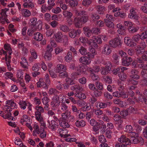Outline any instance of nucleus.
<instances>
[{"label":"nucleus","mask_w":147,"mask_h":147,"mask_svg":"<svg viewBox=\"0 0 147 147\" xmlns=\"http://www.w3.org/2000/svg\"><path fill=\"white\" fill-rule=\"evenodd\" d=\"M112 104V103L110 102H107L106 103L98 102L97 103V107L98 106L100 109L106 108L107 106H110Z\"/></svg>","instance_id":"nucleus-24"},{"label":"nucleus","mask_w":147,"mask_h":147,"mask_svg":"<svg viewBox=\"0 0 147 147\" xmlns=\"http://www.w3.org/2000/svg\"><path fill=\"white\" fill-rule=\"evenodd\" d=\"M95 85L96 87L99 90H102L103 88V84L102 83L97 81L95 83Z\"/></svg>","instance_id":"nucleus-61"},{"label":"nucleus","mask_w":147,"mask_h":147,"mask_svg":"<svg viewBox=\"0 0 147 147\" xmlns=\"http://www.w3.org/2000/svg\"><path fill=\"white\" fill-rule=\"evenodd\" d=\"M112 52L111 46L109 45H105L102 49V53L106 55H108L110 54Z\"/></svg>","instance_id":"nucleus-8"},{"label":"nucleus","mask_w":147,"mask_h":147,"mask_svg":"<svg viewBox=\"0 0 147 147\" xmlns=\"http://www.w3.org/2000/svg\"><path fill=\"white\" fill-rule=\"evenodd\" d=\"M133 129L132 126L131 125H127L125 128V131L131 134L133 132H132Z\"/></svg>","instance_id":"nucleus-60"},{"label":"nucleus","mask_w":147,"mask_h":147,"mask_svg":"<svg viewBox=\"0 0 147 147\" xmlns=\"http://www.w3.org/2000/svg\"><path fill=\"white\" fill-rule=\"evenodd\" d=\"M109 45L111 47L116 48L121 44V39L118 38H115L113 40H110L109 42Z\"/></svg>","instance_id":"nucleus-7"},{"label":"nucleus","mask_w":147,"mask_h":147,"mask_svg":"<svg viewBox=\"0 0 147 147\" xmlns=\"http://www.w3.org/2000/svg\"><path fill=\"white\" fill-rule=\"evenodd\" d=\"M30 52L31 55L32 56L34 59H36L37 58V55L36 52L35 50L32 49H30Z\"/></svg>","instance_id":"nucleus-54"},{"label":"nucleus","mask_w":147,"mask_h":147,"mask_svg":"<svg viewBox=\"0 0 147 147\" xmlns=\"http://www.w3.org/2000/svg\"><path fill=\"white\" fill-rule=\"evenodd\" d=\"M136 50L137 54H142L145 52L144 51V48L143 47H141L139 45L137 46Z\"/></svg>","instance_id":"nucleus-45"},{"label":"nucleus","mask_w":147,"mask_h":147,"mask_svg":"<svg viewBox=\"0 0 147 147\" xmlns=\"http://www.w3.org/2000/svg\"><path fill=\"white\" fill-rule=\"evenodd\" d=\"M30 120V118L26 115H24L20 120L21 124L24 125Z\"/></svg>","instance_id":"nucleus-37"},{"label":"nucleus","mask_w":147,"mask_h":147,"mask_svg":"<svg viewBox=\"0 0 147 147\" xmlns=\"http://www.w3.org/2000/svg\"><path fill=\"white\" fill-rule=\"evenodd\" d=\"M81 32V30L79 29L77 30L72 29L70 30L69 33V36L72 38H74L77 35H79Z\"/></svg>","instance_id":"nucleus-10"},{"label":"nucleus","mask_w":147,"mask_h":147,"mask_svg":"<svg viewBox=\"0 0 147 147\" xmlns=\"http://www.w3.org/2000/svg\"><path fill=\"white\" fill-rule=\"evenodd\" d=\"M65 2L67 4L68 3L71 7H75L78 4V2L74 0H65Z\"/></svg>","instance_id":"nucleus-29"},{"label":"nucleus","mask_w":147,"mask_h":147,"mask_svg":"<svg viewBox=\"0 0 147 147\" xmlns=\"http://www.w3.org/2000/svg\"><path fill=\"white\" fill-rule=\"evenodd\" d=\"M87 68L85 66H80L79 69H78L77 71L80 73V75L82 73L85 74H87Z\"/></svg>","instance_id":"nucleus-34"},{"label":"nucleus","mask_w":147,"mask_h":147,"mask_svg":"<svg viewBox=\"0 0 147 147\" xmlns=\"http://www.w3.org/2000/svg\"><path fill=\"white\" fill-rule=\"evenodd\" d=\"M84 33L86 36L90 37L91 36L92 33V30H90L88 27H85L83 28Z\"/></svg>","instance_id":"nucleus-32"},{"label":"nucleus","mask_w":147,"mask_h":147,"mask_svg":"<svg viewBox=\"0 0 147 147\" xmlns=\"http://www.w3.org/2000/svg\"><path fill=\"white\" fill-rule=\"evenodd\" d=\"M59 28L61 30L64 32H67L69 30V27L65 24L61 25Z\"/></svg>","instance_id":"nucleus-41"},{"label":"nucleus","mask_w":147,"mask_h":147,"mask_svg":"<svg viewBox=\"0 0 147 147\" xmlns=\"http://www.w3.org/2000/svg\"><path fill=\"white\" fill-rule=\"evenodd\" d=\"M128 17L132 19L138 20L139 17L137 13V11L136 9L132 8L130 10V13L128 15Z\"/></svg>","instance_id":"nucleus-9"},{"label":"nucleus","mask_w":147,"mask_h":147,"mask_svg":"<svg viewBox=\"0 0 147 147\" xmlns=\"http://www.w3.org/2000/svg\"><path fill=\"white\" fill-rule=\"evenodd\" d=\"M34 39L37 41H40L43 38L42 35L39 32L35 33L34 34Z\"/></svg>","instance_id":"nucleus-33"},{"label":"nucleus","mask_w":147,"mask_h":147,"mask_svg":"<svg viewBox=\"0 0 147 147\" xmlns=\"http://www.w3.org/2000/svg\"><path fill=\"white\" fill-rule=\"evenodd\" d=\"M124 42L127 46L131 47L136 46L137 44L131 40L130 37H125L124 38Z\"/></svg>","instance_id":"nucleus-11"},{"label":"nucleus","mask_w":147,"mask_h":147,"mask_svg":"<svg viewBox=\"0 0 147 147\" xmlns=\"http://www.w3.org/2000/svg\"><path fill=\"white\" fill-rule=\"evenodd\" d=\"M3 77L6 79H11L12 80H13V78H12L13 76V74L9 72H7L3 74Z\"/></svg>","instance_id":"nucleus-36"},{"label":"nucleus","mask_w":147,"mask_h":147,"mask_svg":"<svg viewBox=\"0 0 147 147\" xmlns=\"http://www.w3.org/2000/svg\"><path fill=\"white\" fill-rule=\"evenodd\" d=\"M87 43L90 46V49H97L98 48V46L97 43L95 42L94 39H92L88 40Z\"/></svg>","instance_id":"nucleus-16"},{"label":"nucleus","mask_w":147,"mask_h":147,"mask_svg":"<svg viewBox=\"0 0 147 147\" xmlns=\"http://www.w3.org/2000/svg\"><path fill=\"white\" fill-rule=\"evenodd\" d=\"M49 125L48 127L52 130H55L56 129L57 126V123L54 120H52L51 121H48Z\"/></svg>","instance_id":"nucleus-21"},{"label":"nucleus","mask_w":147,"mask_h":147,"mask_svg":"<svg viewBox=\"0 0 147 147\" xmlns=\"http://www.w3.org/2000/svg\"><path fill=\"white\" fill-rule=\"evenodd\" d=\"M37 27L31 26L27 31V34L30 36H32L35 31L36 30Z\"/></svg>","instance_id":"nucleus-30"},{"label":"nucleus","mask_w":147,"mask_h":147,"mask_svg":"<svg viewBox=\"0 0 147 147\" xmlns=\"http://www.w3.org/2000/svg\"><path fill=\"white\" fill-rule=\"evenodd\" d=\"M20 107L23 110L26 109L28 106V109L29 111H31L32 109V105L30 102H27L25 101H20L18 103Z\"/></svg>","instance_id":"nucleus-6"},{"label":"nucleus","mask_w":147,"mask_h":147,"mask_svg":"<svg viewBox=\"0 0 147 147\" xmlns=\"http://www.w3.org/2000/svg\"><path fill=\"white\" fill-rule=\"evenodd\" d=\"M92 38L93 39H94V41L96 40V41L97 43L98 44H101L102 43V41L101 39V38L100 36V37H96L95 36H93Z\"/></svg>","instance_id":"nucleus-57"},{"label":"nucleus","mask_w":147,"mask_h":147,"mask_svg":"<svg viewBox=\"0 0 147 147\" xmlns=\"http://www.w3.org/2000/svg\"><path fill=\"white\" fill-rule=\"evenodd\" d=\"M6 114L4 115V118L5 119H8L9 120H13L14 118L11 116V113L9 112H7Z\"/></svg>","instance_id":"nucleus-59"},{"label":"nucleus","mask_w":147,"mask_h":147,"mask_svg":"<svg viewBox=\"0 0 147 147\" xmlns=\"http://www.w3.org/2000/svg\"><path fill=\"white\" fill-rule=\"evenodd\" d=\"M104 21L106 26L107 27L110 28H114V25L112 22L108 20L107 19H104Z\"/></svg>","instance_id":"nucleus-28"},{"label":"nucleus","mask_w":147,"mask_h":147,"mask_svg":"<svg viewBox=\"0 0 147 147\" xmlns=\"http://www.w3.org/2000/svg\"><path fill=\"white\" fill-rule=\"evenodd\" d=\"M53 38L57 42L63 43L65 45L68 44V36L66 35H63L62 33L58 31L53 36Z\"/></svg>","instance_id":"nucleus-1"},{"label":"nucleus","mask_w":147,"mask_h":147,"mask_svg":"<svg viewBox=\"0 0 147 147\" xmlns=\"http://www.w3.org/2000/svg\"><path fill=\"white\" fill-rule=\"evenodd\" d=\"M37 19L36 18H31L30 20L32 26L36 27L37 21Z\"/></svg>","instance_id":"nucleus-50"},{"label":"nucleus","mask_w":147,"mask_h":147,"mask_svg":"<svg viewBox=\"0 0 147 147\" xmlns=\"http://www.w3.org/2000/svg\"><path fill=\"white\" fill-rule=\"evenodd\" d=\"M63 15L65 17L71 18L73 16L72 13L68 11H65L63 12Z\"/></svg>","instance_id":"nucleus-43"},{"label":"nucleus","mask_w":147,"mask_h":147,"mask_svg":"<svg viewBox=\"0 0 147 147\" xmlns=\"http://www.w3.org/2000/svg\"><path fill=\"white\" fill-rule=\"evenodd\" d=\"M40 65V64L38 63H36L34 64L32 67V70L34 71H38L39 69V66Z\"/></svg>","instance_id":"nucleus-58"},{"label":"nucleus","mask_w":147,"mask_h":147,"mask_svg":"<svg viewBox=\"0 0 147 147\" xmlns=\"http://www.w3.org/2000/svg\"><path fill=\"white\" fill-rule=\"evenodd\" d=\"M92 34L95 35H98L100 33V29L97 28H92Z\"/></svg>","instance_id":"nucleus-56"},{"label":"nucleus","mask_w":147,"mask_h":147,"mask_svg":"<svg viewBox=\"0 0 147 147\" xmlns=\"http://www.w3.org/2000/svg\"><path fill=\"white\" fill-rule=\"evenodd\" d=\"M22 61L20 62L21 66L25 70L28 69V64L26 59L24 57L21 58Z\"/></svg>","instance_id":"nucleus-19"},{"label":"nucleus","mask_w":147,"mask_h":147,"mask_svg":"<svg viewBox=\"0 0 147 147\" xmlns=\"http://www.w3.org/2000/svg\"><path fill=\"white\" fill-rule=\"evenodd\" d=\"M141 21L142 24H147V15L144 14L141 16Z\"/></svg>","instance_id":"nucleus-47"},{"label":"nucleus","mask_w":147,"mask_h":147,"mask_svg":"<svg viewBox=\"0 0 147 147\" xmlns=\"http://www.w3.org/2000/svg\"><path fill=\"white\" fill-rule=\"evenodd\" d=\"M9 10V8H5L4 9H2L1 10L0 14L2 16V17L6 18L7 16L6 13L7 11H8Z\"/></svg>","instance_id":"nucleus-53"},{"label":"nucleus","mask_w":147,"mask_h":147,"mask_svg":"<svg viewBox=\"0 0 147 147\" xmlns=\"http://www.w3.org/2000/svg\"><path fill=\"white\" fill-rule=\"evenodd\" d=\"M113 119L116 121H119V122L120 123H122L123 122V121L121 119V116L119 115H115L114 116Z\"/></svg>","instance_id":"nucleus-51"},{"label":"nucleus","mask_w":147,"mask_h":147,"mask_svg":"<svg viewBox=\"0 0 147 147\" xmlns=\"http://www.w3.org/2000/svg\"><path fill=\"white\" fill-rule=\"evenodd\" d=\"M118 141L121 143H125L126 145H130L131 144L130 140L127 138L124 135H122L120 138L118 139Z\"/></svg>","instance_id":"nucleus-15"},{"label":"nucleus","mask_w":147,"mask_h":147,"mask_svg":"<svg viewBox=\"0 0 147 147\" xmlns=\"http://www.w3.org/2000/svg\"><path fill=\"white\" fill-rule=\"evenodd\" d=\"M76 126L78 127H84L86 125L85 121L84 120L77 121L75 123Z\"/></svg>","instance_id":"nucleus-39"},{"label":"nucleus","mask_w":147,"mask_h":147,"mask_svg":"<svg viewBox=\"0 0 147 147\" xmlns=\"http://www.w3.org/2000/svg\"><path fill=\"white\" fill-rule=\"evenodd\" d=\"M59 125L63 128H68L69 127V125L66 121L62 119L59 122Z\"/></svg>","instance_id":"nucleus-38"},{"label":"nucleus","mask_w":147,"mask_h":147,"mask_svg":"<svg viewBox=\"0 0 147 147\" xmlns=\"http://www.w3.org/2000/svg\"><path fill=\"white\" fill-rule=\"evenodd\" d=\"M35 109L37 111L36 112H38L41 113L44 112V110L43 108L41 106L37 105L35 107Z\"/></svg>","instance_id":"nucleus-62"},{"label":"nucleus","mask_w":147,"mask_h":147,"mask_svg":"<svg viewBox=\"0 0 147 147\" xmlns=\"http://www.w3.org/2000/svg\"><path fill=\"white\" fill-rule=\"evenodd\" d=\"M140 35L138 34L133 36L132 38V40L136 43L140 40Z\"/></svg>","instance_id":"nucleus-46"},{"label":"nucleus","mask_w":147,"mask_h":147,"mask_svg":"<svg viewBox=\"0 0 147 147\" xmlns=\"http://www.w3.org/2000/svg\"><path fill=\"white\" fill-rule=\"evenodd\" d=\"M41 114V113H40L38 112H36L35 113L36 119L38 121H41L42 120H43Z\"/></svg>","instance_id":"nucleus-55"},{"label":"nucleus","mask_w":147,"mask_h":147,"mask_svg":"<svg viewBox=\"0 0 147 147\" xmlns=\"http://www.w3.org/2000/svg\"><path fill=\"white\" fill-rule=\"evenodd\" d=\"M79 52L82 55H85L87 54L86 49L82 46L79 49Z\"/></svg>","instance_id":"nucleus-63"},{"label":"nucleus","mask_w":147,"mask_h":147,"mask_svg":"<svg viewBox=\"0 0 147 147\" xmlns=\"http://www.w3.org/2000/svg\"><path fill=\"white\" fill-rule=\"evenodd\" d=\"M57 132L59 134L61 137L66 138L70 136V134H67L68 131L67 129L65 128L59 129Z\"/></svg>","instance_id":"nucleus-12"},{"label":"nucleus","mask_w":147,"mask_h":147,"mask_svg":"<svg viewBox=\"0 0 147 147\" xmlns=\"http://www.w3.org/2000/svg\"><path fill=\"white\" fill-rule=\"evenodd\" d=\"M52 54L51 53L46 52L44 55V58L46 60H50L52 58Z\"/></svg>","instance_id":"nucleus-52"},{"label":"nucleus","mask_w":147,"mask_h":147,"mask_svg":"<svg viewBox=\"0 0 147 147\" xmlns=\"http://www.w3.org/2000/svg\"><path fill=\"white\" fill-rule=\"evenodd\" d=\"M74 12L76 15L77 16H82L81 17H80V19L82 23L84 24L88 21L89 16L87 12L83 10L79 11L76 9L74 10Z\"/></svg>","instance_id":"nucleus-2"},{"label":"nucleus","mask_w":147,"mask_h":147,"mask_svg":"<svg viewBox=\"0 0 147 147\" xmlns=\"http://www.w3.org/2000/svg\"><path fill=\"white\" fill-rule=\"evenodd\" d=\"M74 24L75 27L76 28L81 27L82 24V21L79 17H75L74 19Z\"/></svg>","instance_id":"nucleus-18"},{"label":"nucleus","mask_w":147,"mask_h":147,"mask_svg":"<svg viewBox=\"0 0 147 147\" xmlns=\"http://www.w3.org/2000/svg\"><path fill=\"white\" fill-rule=\"evenodd\" d=\"M130 78H129L127 80V84L128 85L132 84L134 86L137 85L138 83V80L140 78V76L138 74L130 75L129 76Z\"/></svg>","instance_id":"nucleus-4"},{"label":"nucleus","mask_w":147,"mask_h":147,"mask_svg":"<svg viewBox=\"0 0 147 147\" xmlns=\"http://www.w3.org/2000/svg\"><path fill=\"white\" fill-rule=\"evenodd\" d=\"M71 89L72 90H75L76 91H79L80 92L83 91L84 90L83 86L79 84L74 85L72 86L71 87Z\"/></svg>","instance_id":"nucleus-20"},{"label":"nucleus","mask_w":147,"mask_h":147,"mask_svg":"<svg viewBox=\"0 0 147 147\" xmlns=\"http://www.w3.org/2000/svg\"><path fill=\"white\" fill-rule=\"evenodd\" d=\"M90 53L88 52L87 54L88 57H89L90 59L93 58L94 57L95 55L96 54V52L94 49H90Z\"/></svg>","instance_id":"nucleus-31"},{"label":"nucleus","mask_w":147,"mask_h":147,"mask_svg":"<svg viewBox=\"0 0 147 147\" xmlns=\"http://www.w3.org/2000/svg\"><path fill=\"white\" fill-rule=\"evenodd\" d=\"M21 11L22 14L25 17H28L31 15V13L30 11L28 9H22Z\"/></svg>","instance_id":"nucleus-27"},{"label":"nucleus","mask_w":147,"mask_h":147,"mask_svg":"<svg viewBox=\"0 0 147 147\" xmlns=\"http://www.w3.org/2000/svg\"><path fill=\"white\" fill-rule=\"evenodd\" d=\"M118 76L120 80L122 81H125L127 77V75L124 73H121L119 72L118 74Z\"/></svg>","instance_id":"nucleus-42"},{"label":"nucleus","mask_w":147,"mask_h":147,"mask_svg":"<svg viewBox=\"0 0 147 147\" xmlns=\"http://www.w3.org/2000/svg\"><path fill=\"white\" fill-rule=\"evenodd\" d=\"M23 5L24 7L29 9H33L34 7V3L30 0H28L27 3H24Z\"/></svg>","instance_id":"nucleus-22"},{"label":"nucleus","mask_w":147,"mask_h":147,"mask_svg":"<svg viewBox=\"0 0 147 147\" xmlns=\"http://www.w3.org/2000/svg\"><path fill=\"white\" fill-rule=\"evenodd\" d=\"M70 113L69 111H66L65 112L62 113L61 115L62 119L66 121L67 120L71 117L72 119L74 120V117L73 116H71Z\"/></svg>","instance_id":"nucleus-17"},{"label":"nucleus","mask_w":147,"mask_h":147,"mask_svg":"<svg viewBox=\"0 0 147 147\" xmlns=\"http://www.w3.org/2000/svg\"><path fill=\"white\" fill-rule=\"evenodd\" d=\"M133 59L131 57L126 56L122 59V63L123 65L129 66L132 61Z\"/></svg>","instance_id":"nucleus-13"},{"label":"nucleus","mask_w":147,"mask_h":147,"mask_svg":"<svg viewBox=\"0 0 147 147\" xmlns=\"http://www.w3.org/2000/svg\"><path fill=\"white\" fill-rule=\"evenodd\" d=\"M140 35V39L141 40H144L146 39L147 38V30L143 32Z\"/></svg>","instance_id":"nucleus-64"},{"label":"nucleus","mask_w":147,"mask_h":147,"mask_svg":"<svg viewBox=\"0 0 147 147\" xmlns=\"http://www.w3.org/2000/svg\"><path fill=\"white\" fill-rule=\"evenodd\" d=\"M80 61L83 64L88 65L90 64L91 59L87 56H84L80 57L79 59Z\"/></svg>","instance_id":"nucleus-14"},{"label":"nucleus","mask_w":147,"mask_h":147,"mask_svg":"<svg viewBox=\"0 0 147 147\" xmlns=\"http://www.w3.org/2000/svg\"><path fill=\"white\" fill-rule=\"evenodd\" d=\"M6 104L11 107H13L14 108H16L17 107L16 104L12 100L6 101Z\"/></svg>","instance_id":"nucleus-35"},{"label":"nucleus","mask_w":147,"mask_h":147,"mask_svg":"<svg viewBox=\"0 0 147 147\" xmlns=\"http://www.w3.org/2000/svg\"><path fill=\"white\" fill-rule=\"evenodd\" d=\"M97 11L98 13L100 14H103L105 11V7L102 5H97L96 7Z\"/></svg>","instance_id":"nucleus-25"},{"label":"nucleus","mask_w":147,"mask_h":147,"mask_svg":"<svg viewBox=\"0 0 147 147\" xmlns=\"http://www.w3.org/2000/svg\"><path fill=\"white\" fill-rule=\"evenodd\" d=\"M75 96L80 99H84L86 98L85 94L81 92H79L75 95Z\"/></svg>","instance_id":"nucleus-49"},{"label":"nucleus","mask_w":147,"mask_h":147,"mask_svg":"<svg viewBox=\"0 0 147 147\" xmlns=\"http://www.w3.org/2000/svg\"><path fill=\"white\" fill-rule=\"evenodd\" d=\"M130 135L131 138L129 140L131 143H132L135 144L140 143L142 144L144 143L143 139L141 137H139L138 134V133L133 132L130 134Z\"/></svg>","instance_id":"nucleus-3"},{"label":"nucleus","mask_w":147,"mask_h":147,"mask_svg":"<svg viewBox=\"0 0 147 147\" xmlns=\"http://www.w3.org/2000/svg\"><path fill=\"white\" fill-rule=\"evenodd\" d=\"M66 67L65 65L61 64H59L57 65L56 71L59 73L66 70Z\"/></svg>","instance_id":"nucleus-23"},{"label":"nucleus","mask_w":147,"mask_h":147,"mask_svg":"<svg viewBox=\"0 0 147 147\" xmlns=\"http://www.w3.org/2000/svg\"><path fill=\"white\" fill-rule=\"evenodd\" d=\"M73 57L71 52L68 51L65 57V60L67 62H70L72 60Z\"/></svg>","instance_id":"nucleus-26"},{"label":"nucleus","mask_w":147,"mask_h":147,"mask_svg":"<svg viewBox=\"0 0 147 147\" xmlns=\"http://www.w3.org/2000/svg\"><path fill=\"white\" fill-rule=\"evenodd\" d=\"M59 92L55 88H51L49 89L48 93L49 95H57Z\"/></svg>","instance_id":"nucleus-40"},{"label":"nucleus","mask_w":147,"mask_h":147,"mask_svg":"<svg viewBox=\"0 0 147 147\" xmlns=\"http://www.w3.org/2000/svg\"><path fill=\"white\" fill-rule=\"evenodd\" d=\"M91 18L93 21L94 22L100 18V16L96 13H92L91 14Z\"/></svg>","instance_id":"nucleus-48"},{"label":"nucleus","mask_w":147,"mask_h":147,"mask_svg":"<svg viewBox=\"0 0 147 147\" xmlns=\"http://www.w3.org/2000/svg\"><path fill=\"white\" fill-rule=\"evenodd\" d=\"M60 104V101L59 100V98L57 95L53 96L52 99L51 105V109L53 110H56Z\"/></svg>","instance_id":"nucleus-5"},{"label":"nucleus","mask_w":147,"mask_h":147,"mask_svg":"<svg viewBox=\"0 0 147 147\" xmlns=\"http://www.w3.org/2000/svg\"><path fill=\"white\" fill-rule=\"evenodd\" d=\"M24 72L21 69H19L17 70L16 76L18 79H22L23 78Z\"/></svg>","instance_id":"nucleus-44"}]
</instances>
